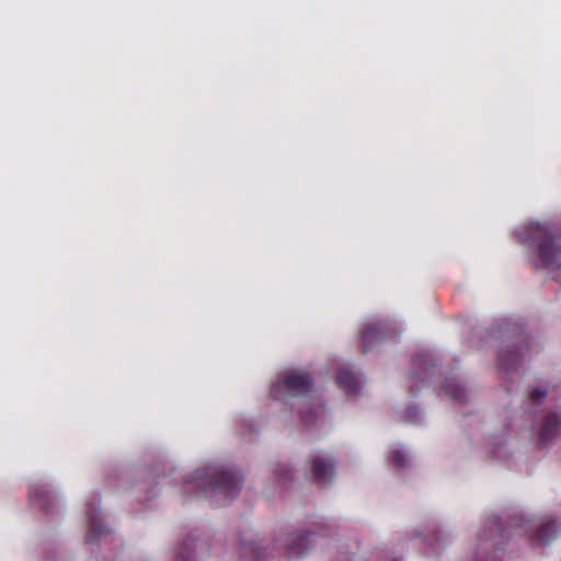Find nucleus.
I'll return each mask as SVG.
<instances>
[{"label":"nucleus","instance_id":"nucleus-1","mask_svg":"<svg viewBox=\"0 0 561 561\" xmlns=\"http://www.w3.org/2000/svg\"><path fill=\"white\" fill-rule=\"evenodd\" d=\"M199 488L207 490L214 489L216 492H222L226 496L233 497L240 490L241 480L236 474L227 471L213 472L211 474L206 470H197L194 472L192 481Z\"/></svg>","mask_w":561,"mask_h":561},{"label":"nucleus","instance_id":"nucleus-2","mask_svg":"<svg viewBox=\"0 0 561 561\" xmlns=\"http://www.w3.org/2000/svg\"><path fill=\"white\" fill-rule=\"evenodd\" d=\"M311 386L310 377L298 370H286L277 377L272 387V396L275 399H280L286 394L302 393Z\"/></svg>","mask_w":561,"mask_h":561},{"label":"nucleus","instance_id":"nucleus-3","mask_svg":"<svg viewBox=\"0 0 561 561\" xmlns=\"http://www.w3.org/2000/svg\"><path fill=\"white\" fill-rule=\"evenodd\" d=\"M549 232L547 227L539 224L530 222L524 227V231H518L520 239L525 241H533L539 238L548 237Z\"/></svg>","mask_w":561,"mask_h":561},{"label":"nucleus","instance_id":"nucleus-4","mask_svg":"<svg viewBox=\"0 0 561 561\" xmlns=\"http://www.w3.org/2000/svg\"><path fill=\"white\" fill-rule=\"evenodd\" d=\"M542 265L545 267H552L557 264V250L550 241L540 243L539 245Z\"/></svg>","mask_w":561,"mask_h":561},{"label":"nucleus","instance_id":"nucleus-5","mask_svg":"<svg viewBox=\"0 0 561 561\" xmlns=\"http://www.w3.org/2000/svg\"><path fill=\"white\" fill-rule=\"evenodd\" d=\"M561 430V415L560 414H553L550 415L541 432V438L542 440H548L550 437L554 436L559 431Z\"/></svg>","mask_w":561,"mask_h":561},{"label":"nucleus","instance_id":"nucleus-6","mask_svg":"<svg viewBox=\"0 0 561 561\" xmlns=\"http://www.w3.org/2000/svg\"><path fill=\"white\" fill-rule=\"evenodd\" d=\"M313 472L319 480H325L332 476L333 465L324 458H316L313 461Z\"/></svg>","mask_w":561,"mask_h":561},{"label":"nucleus","instance_id":"nucleus-7","mask_svg":"<svg viewBox=\"0 0 561 561\" xmlns=\"http://www.w3.org/2000/svg\"><path fill=\"white\" fill-rule=\"evenodd\" d=\"M339 381L343 387L354 390L356 389L358 383L356 378L350 371H342L339 376Z\"/></svg>","mask_w":561,"mask_h":561},{"label":"nucleus","instance_id":"nucleus-8","mask_svg":"<svg viewBox=\"0 0 561 561\" xmlns=\"http://www.w3.org/2000/svg\"><path fill=\"white\" fill-rule=\"evenodd\" d=\"M404 459H405V455L402 454L401 451H394L392 454V461L394 465L397 466H403L404 465Z\"/></svg>","mask_w":561,"mask_h":561},{"label":"nucleus","instance_id":"nucleus-9","mask_svg":"<svg viewBox=\"0 0 561 561\" xmlns=\"http://www.w3.org/2000/svg\"><path fill=\"white\" fill-rule=\"evenodd\" d=\"M374 332H375L374 327H371V325L367 327L364 331V341L365 342L368 341L370 339V336H373Z\"/></svg>","mask_w":561,"mask_h":561},{"label":"nucleus","instance_id":"nucleus-10","mask_svg":"<svg viewBox=\"0 0 561 561\" xmlns=\"http://www.w3.org/2000/svg\"><path fill=\"white\" fill-rule=\"evenodd\" d=\"M534 397L536 398H545L547 396V391L546 390H542V389H535L531 393Z\"/></svg>","mask_w":561,"mask_h":561},{"label":"nucleus","instance_id":"nucleus-11","mask_svg":"<svg viewBox=\"0 0 561 561\" xmlns=\"http://www.w3.org/2000/svg\"><path fill=\"white\" fill-rule=\"evenodd\" d=\"M549 528H552L553 530L556 529V526H547L546 528H542L539 534H538V538L539 540H546V529H549Z\"/></svg>","mask_w":561,"mask_h":561},{"label":"nucleus","instance_id":"nucleus-12","mask_svg":"<svg viewBox=\"0 0 561 561\" xmlns=\"http://www.w3.org/2000/svg\"><path fill=\"white\" fill-rule=\"evenodd\" d=\"M414 414H416V411L414 409H410L408 412H407V415L410 420H413L414 417Z\"/></svg>","mask_w":561,"mask_h":561}]
</instances>
